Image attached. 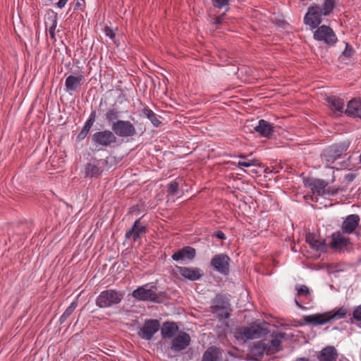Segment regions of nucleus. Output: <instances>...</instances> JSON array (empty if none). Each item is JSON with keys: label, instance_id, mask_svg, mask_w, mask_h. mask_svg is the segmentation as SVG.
<instances>
[{"label": "nucleus", "instance_id": "1", "mask_svg": "<svg viewBox=\"0 0 361 361\" xmlns=\"http://www.w3.org/2000/svg\"><path fill=\"white\" fill-rule=\"evenodd\" d=\"M285 334L273 332L264 339L254 342L250 346L249 353L255 361H260L264 355H274L281 350V343Z\"/></svg>", "mask_w": 361, "mask_h": 361}, {"label": "nucleus", "instance_id": "2", "mask_svg": "<svg viewBox=\"0 0 361 361\" xmlns=\"http://www.w3.org/2000/svg\"><path fill=\"white\" fill-rule=\"evenodd\" d=\"M267 322H254L247 326L238 327L234 331L238 340L247 341L260 338L267 336L270 331Z\"/></svg>", "mask_w": 361, "mask_h": 361}, {"label": "nucleus", "instance_id": "3", "mask_svg": "<svg viewBox=\"0 0 361 361\" xmlns=\"http://www.w3.org/2000/svg\"><path fill=\"white\" fill-rule=\"evenodd\" d=\"M123 295L119 291L109 289L100 293L96 299V305L100 308H107L121 302Z\"/></svg>", "mask_w": 361, "mask_h": 361}, {"label": "nucleus", "instance_id": "4", "mask_svg": "<svg viewBox=\"0 0 361 361\" xmlns=\"http://www.w3.org/2000/svg\"><path fill=\"white\" fill-rule=\"evenodd\" d=\"M111 127L115 135L119 137H131L137 134L134 124L129 121L117 120Z\"/></svg>", "mask_w": 361, "mask_h": 361}, {"label": "nucleus", "instance_id": "5", "mask_svg": "<svg viewBox=\"0 0 361 361\" xmlns=\"http://www.w3.org/2000/svg\"><path fill=\"white\" fill-rule=\"evenodd\" d=\"M314 32V39L317 41L322 42L329 46H334L337 42V37L329 26L321 25L315 28Z\"/></svg>", "mask_w": 361, "mask_h": 361}, {"label": "nucleus", "instance_id": "6", "mask_svg": "<svg viewBox=\"0 0 361 361\" xmlns=\"http://www.w3.org/2000/svg\"><path fill=\"white\" fill-rule=\"evenodd\" d=\"M349 143L346 142L329 146L324 151L322 158L326 163H333L347 151Z\"/></svg>", "mask_w": 361, "mask_h": 361}, {"label": "nucleus", "instance_id": "7", "mask_svg": "<svg viewBox=\"0 0 361 361\" xmlns=\"http://www.w3.org/2000/svg\"><path fill=\"white\" fill-rule=\"evenodd\" d=\"M230 263V257L224 253L215 255L210 261V265L214 270L224 276L228 275Z\"/></svg>", "mask_w": 361, "mask_h": 361}, {"label": "nucleus", "instance_id": "8", "mask_svg": "<svg viewBox=\"0 0 361 361\" xmlns=\"http://www.w3.org/2000/svg\"><path fill=\"white\" fill-rule=\"evenodd\" d=\"M160 323L157 319H147L137 331V335L145 341H149L159 330Z\"/></svg>", "mask_w": 361, "mask_h": 361}, {"label": "nucleus", "instance_id": "9", "mask_svg": "<svg viewBox=\"0 0 361 361\" xmlns=\"http://www.w3.org/2000/svg\"><path fill=\"white\" fill-rule=\"evenodd\" d=\"M92 141L98 146L108 147L117 142L114 133L109 130L97 132L92 135Z\"/></svg>", "mask_w": 361, "mask_h": 361}, {"label": "nucleus", "instance_id": "10", "mask_svg": "<svg viewBox=\"0 0 361 361\" xmlns=\"http://www.w3.org/2000/svg\"><path fill=\"white\" fill-rule=\"evenodd\" d=\"M323 12L318 6H310L304 17V22L312 29L319 27L322 21Z\"/></svg>", "mask_w": 361, "mask_h": 361}, {"label": "nucleus", "instance_id": "11", "mask_svg": "<svg viewBox=\"0 0 361 361\" xmlns=\"http://www.w3.org/2000/svg\"><path fill=\"white\" fill-rule=\"evenodd\" d=\"M190 341V336L188 334L180 331L171 339L170 349L174 352L183 350L189 346Z\"/></svg>", "mask_w": 361, "mask_h": 361}, {"label": "nucleus", "instance_id": "12", "mask_svg": "<svg viewBox=\"0 0 361 361\" xmlns=\"http://www.w3.org/2000/svg\"><path fill=\"white\" fill-rule=\"evenodd\" d=\"M132 296L138 300L142 301L157 302L159 298L157 294L152 290V287H149L148 284L138 287L133 292Z\"/></svg>", "mask_w": 361, "mask_h": 361}, {"label": "nucleus", "instance_id": "13", "mask_svg": "<svg viewBox=\"0 0 361 361\" xmlns=\"http://www.w3.org/2000/svg\"><path fill=\"white\" fill-rule=\"evenodd\" d=\"M360 216L357 214H350L347 216L341 225V231L345 234H352L356 231L359 223Z\"/></svg>", "mask_w": 361, "mask_h": 361}, {"label": "nucleus", "instance_id": "14", "mask_svg": "<svg viewBox=\"0 0 361 361\" xmlns=\"http://www.w3.org/2000/svg\"><path fill=\"white\" fill-rule=\"evenodd\" d=\"M177 269L181 276L190 281H197L203 275L202 271L197 267H177Z\"/></svg>", "mask_w": 361, "mask_h": 361}, {"label": "nucleus", "instance_id": "15", "mask_svg": "<svg viewBox=\"0 0 361 361\" xmlns=\"http://www.w3.org/2000/svg\"><path fill=\"white\" fill-rule=\"evenodd\" d=\"M343 234V232L339 231L333 233L331 235V240L329 246L334 250H341L345 247L350 243V240Z\"/></svg>", "mask_w": 361, "mask_h": 361}, {"label": "nucleus", "instance_id": "16", "mask_svg": "<svg viewBox=\"0 0 361 361\" xmlns=\"http://www.w3.org/2000/svg\"><path fill=\"white\" fill-rule=\"evenodd\" d=\"M84 77L82 74L68 75L65 80V87L68 92L77 91L82 82Z\"/></svg>", "mask_w": 361, "mask_h": 361}, {"label": "nucleus", "instance_id": "17", "mask_svg": "<svg viewBox=\"0 0 361 361\" xmlns=\"http://www.w3.org/2000/svg\"><path fill=\"white\" fill-rule=\"evenodd\" d=\"M146 231V227L145 226L140 225V220L137 219L134 222L133 227L126 233V238L132 240L133 242H135L140 238V235L142 233H145Z\"/></svg>", "mask_w": 361, "mask_h": 361}, {"label": "nucleus", "instance_id": "18", "mask_svg": "<svg viewBox=\"0 0 361 361\" xmlns=\"http://www.w3.org/2000/svg\"><path fill=\"white\" fill-rule=\"evenodd\" d=\"M274 124L264 119H260L254 127V130L261 136L269 138L274 132Z\"/></svg>", "mask_w": 361, "mask_h": 361}, {"label": "nucleus", "instance_id": "19", "mask_svg": "<svg viewBox=\"0 0 361 361\" xmlns=\"http://www.w3.org/2000/svg\"><path fill=\"white\" fill-rule=\"evenodd\" d=\"M326 102L335 116H340L344 112V102L343 99L335 96H331L326 98Z\"/></svg>", "mask_w": 361, "mask_h": 361}, {"label": "nucleus", "instance_id": "20", "mask_svg": "<svg viewBox=\"0 0 361 361\" xmlns=\"http://www.w3.org/2000/svg\"><path fill=\"white\" fill-rule=\"evenodd\" d=\"M195 250L190 246L185 247L178 252H176L172 255V259L174 261L178 262L185 259H192L195 257Z\"/></svg>", "mask_w": 361, "mask_h": 361}, {"label": "nucleus", "instance_id": "21", "mask_svg": "<svg viewBox=\"0 0 361 361\" xmlns=\"http://www.w3.org/2000/svg\"><path fill=\"white\" fill-rule=\"evenodd\" d=\"M229 303L228 300L221 295H216L212 302V311L213 313H219V311H224L228 309Z\"/></svg>", "mask_w": 361, "mask_h": 361}, {"label": "nucleus", "instance_id": "22", "mask_svg": "<svg viewBox=\"0 0 361 361\" xmlns=\"http://www.w3.org/2000/svg\"><path fill=\"white\" fill-rule=\"evenodd\" d=\"M178 332V326L175 322H164L161 328V334L163 338H172Z\"/></svg>", "mask_w": 361, "mask_h": 361}, {"label": "nucleus", "instance_id": "23", "mask_svg": "<svg viewBox=\"0 0 361 361\" xmlns=\"http://www.w3.org/2000/svg\"><path fill=\"white\" fill-rule=\"evenodd\" d=\"M345 113L348 116L361 118V99H351L347 105Z\"/></svg>", "mask_w": 361, "mask_h": 361}, {"label": "nucleus", "instance_id": "24", "mask_svg": "<svg viewBox=\"0 0 361 361\" xmlns=\"http://www.w3.org/2000/svg\"><path fill=\"white\" fill-rule=\"evenodd\" d=\"M337 357L336 348L334 346H327L320 351L318 359L319 361H336Z\"/></svg>", "mask_w": 361, "mask_h": 361}, {"label": "nucleus", "instance_id": "25", "mask_svg": "<svg viewBox=\"0 0 361 361\" xmlns=\"http://www.w3.org/2000/svg\"><path fill=\"white\" fill-rule=\"evenodd\" d=\"M306 242L310 245L312 248L319 251H326L327 247L325 240H320L317 239L316 236L312 233H308L306 235Z\"/></svg>", "mask_w": 361, "mask_h": 361}, {"label": "nucleus", "instance_id": "26", "mask_svg": "<svg viewBox=\"0 0 361 361\" xmlns=\"http://www.w3.org/2000/svg\"><path fill=\"white\" fill-rule=\"evenodd\" d=\"M304 321L314 325H322L329 322V319H327L326 312L305 316Z\"/></svg>", "mask_w": 361, "mask_h": 361}, {"label": "nucleus", "instance_id": "27", "mask_svg": "<svg viewBox=\"0 0 361 361\" xmlns=\"http://www.w3.org/2000/svg\"><path fill=\"white\" fill-rule=\"evenodd\" d=\"M221 355L220 350L215 346H212L204 353L202 361H219Z\"/></svg>", "mask_w": 361, "mask_h": 361}, {"label": "nucleus", "instance_id": "28", "mask_svg": "<svg viewBox=\"0 0 361 361\" xmlns=\"http://www.w3.org/2000/svg\"><path fill=\"white\" fill-rule=\"evenodd\" d=\"M58 19L57 14L52 12L51 14H48L47 20L45 21L46 27H49V32L52 39H55V30L57 26Z\"/></svg>", "mask_w": 361, "mask_h": 361}, {"label": "nucleus", "instance_id": "29", "mask_svg": "<svg viewBox=\"0 0 361 361\" xmlns=\"http://www.w3.org/2000/svg\"><path fill=\"white\" fill-rule=\"evenodd\" d=\"M311 189L314 192H317L319 195H323L326 194H331L330 191L327 190L326 188L327 186L326 183L324 180H314L310 184ZM334 193L331 192V195Z\"/></svg>", "mask_w": 361, "mask_h": 361}, {"label": "nucleus", "instance_id": "30", "mask_svg": "<svg viewBox=\"0 0 361 361\" xmlns=\"http://www.w3.org/2000/svg\"><path fill=\"white\" fill-rule=\"evenodd\" d=\"M95 118H96V112L92 111L88 119L85 123V125H84L82 130L78 135V138L79 140H83L87 137L90 128H92V125L94 124V123L95 121Z\"/></svg>", "mask_w": 361, "mask_h": 361}, {"label": "nucleus", "instance_id": "31", "mask_svg": "<svg viewBox=\"0 0 361 361\" xmlns=\"http://www.w3.org/2000/svg\"><path fill=\"white\" fill-rule=\"evenodd\" d=\"M326 313L327 319H329V322H331L333 321H336L345 318L348 314V309L346 307H342Z\"/></svg>", "mask_w": 361, "mask_h": 361}, {"label": "nucleus", "instance_id": "32", "mask_svg": "<svg viewBox=\"0 0 361 361\" xmlns=\"http://www.w3.org/2000/svg\"><path fill=\"white\" fill-rule=\"evenodd\" d=\"M141 114L142 116L147 117L155 127H158L161 123L157 118L156 114L148 107L142 109Z\"/></svg>", "mask_w": 361, "mask_h": 361}, {"label": "nucleus", "instance_id": "33", "mask_svg": "<svg viewBox=\"0 0 361 361\" xmlns=\"http://www.w3.org/2000/svg\"><path fill=\"white\" fill-rule=\"evenodd\" d=\"M337 0H324L321 10L324 16H329L334 10Z\"/></svg>", "mask_w": 361, "mask_h": 361}, {"label": "nucleus", "instance_id": "34", "mask_svg": "<svg viewBox=\"0 0 361 361\" xmlns=\"http://www.w3.org/2000/svg\"><path fill=\"white\" fill-rule=\"evenodd\" d=\"M77 302H73L65 310L63 314L61 316L59 319V322L61 324L65 322V321L73 314L74 310L77 307Z\"/></svg>", "mask_w": 361, "mask_h": 361}, {"label": "nucleus", "instance_id": "35", "mask_svg": "<svg viewBox=\"0 0 361 361\" xmlns=\"http://www.w3.org/2000/svg\"><path fill=\"white\" fill-rule=\"evenodd\" d=\"M120 116V112L116 109H109L106 111L105 114V117L106 121L109 123H113L118 120V117Z\"/></svg>", "mask_w": 361, "mask_h": 361}, {"label": "nucleus", "instance_id": "36", "mask_svg": "<svg viewBox=\"0 0 361 361\" xmlns=\"http://www.w3.org/2000/svg\"><path fill=\"white\" fill-rule=\"evenodd\" d=\"M85 174L89 177L98 176L99 175V169L93 164H87L85 167Z\"/></svg>", "mask_w": 361, "mask_h": 361}, {"label": "nucleus", "instance_id": "37", "mask_svg": "<svg viewBox=\"0 0 361 361\" xmlns=\"http://www.w3.org/2000/svg\"><path fill=\"white\" fill-rule=\"evenodd\" d=\"M212 5L219 9L226 8L228 11L231 0H211Z\"/></svg>", "mask_w": 361, "mask_h": 361}, {"label": "nucleus", "instance_id": "38", "mask_svg": "<svg viewBox=\"0 0 361 361\" xmlns=\"http://www.w3.org/2000/svg\"><path fill=\"white\" fill-rule=\"evenodd\" d=\"M178 189V184L176 181L171 182L167 187V192L169 195L172 196L176 195Z\"/></svg>", "mask_w": 361, "mask_h": 361}, {"label": "nucleus", "instance_id": "39", "mask_svg": "<svg viewBox=\"0 0 361 361\" xmlns=\"http://www.w3.org/2000/svg\"><path fill=\"white\" fill-rule=\"evenodd\" d=\"M295 289L298 296H309L310 290L307 286L305 285L296 286Z\"/></svg>", "mask_w": 361, "mask_h": 361}, {"label": "nucleus", "instance_id": "40", "mask_svg": "<svg viewBox=\"0 0 361 361\" xmlns=\"http://www.w3.org/2000/svg\"><path fill=\"white\" fill-rule=\"evenodd\" d=\"M256 160L252 159L248 161H240L238 162V167L242 168V167H250L252 166L255 165Z\"/></svg>", "mask_w": 361, "mask_h": 361}, {"label": "nucleus", "instance_id": "41", "mask_svg": "<svg viewBox=\"0 0 361 361\" xmlns=\"http://www.w3.org/2000/svg\"><path fill=\"white\" fill-rule=\"evenodd\" d=\"M354 52L353 49L348 44H345V49L343 51L342 55L346 58H350L353 56Z\"/></svg>", "mask_w": 361, "mask_h": 361}, {"label": "nucleus", "instance_id": "42", "mask_svg": "<svg viewBox=\"0 0 361 361\" xmlns=\"http://www.w3.org/2000/svg\"><path fill=\"white\" fill-rule=\"evenodd\" d=\"M353 318L357 321H361V305L356 307L353 313Z\"/></svg>", "mask_w": 361, "mask_h": 361}, {"label": "nucleus", "instance_id": "43", "mask_svg": "<svg viewBox=\"0 0 361 361\" xmlns=\"http://www.w3.org/2000/svg\"><path fill=\"white\" fill-rule=\"evenodd\" d=\"M218 315V317L220 320L226 319L228 318L229 313L228 312V309H224V311H219V313H216Z\"/></svg>", "mask_w": 361, "mask_h": 361}, {"label": "nucleus", "instance_id": "44", "mask_svg": "<svg viewBox=\"0 0 361 361\" xmlns=\"http://www.w3.org/2000/svg\"><path fill=\"white\" fill-rule=\"evenodd\" d=\"M224 19V14H222L213 20V23L215 25L221 24Z\"/></svg>", "mask_w": 361, "mask_h": 361}, {"label": "nucleus", "instance_id": "45", "mask_svg": "<svg viewBox=\"0 0 361 361\" xmlns=\"http://www.w3.org/2000/svg\"><path fill=\"white\" fill-rule=\"evenodd\" d=\"M104 32H105L106 35L108 36L109 38H111V39L114 38L115 34L111 29H110L109 27H106L104 30Z\"/></svg>", "mask_w": 361, "mask_h": 361}, {"label": "nucleus", "instance_id": "46", "mask_svg": "<svg viewBox=\"0 0 361 361\" xmlns=\"http://www.w3.org/2000/svg\"><path fill=\"white\" fill-rule=\"evenodd\" d=\"M68 1V0H59L57 3V7L59 8H63Z\"/></svg>", "mask_w": 361, "mask_h": 361}, {"label": "nucleus", "instance_id": "47", "mask_svg": "<svg viewBox=\"0 0 361 361\" xmlns=\"http://www.w3.org/2000/svg\"><path fill=\"white\" fill-rule=\"evenodd\" d=\"M216 236L219 238V239H221V240H224L226 238V236H225V234L221 232V231H219L216 234Z\"/></svg>", "mask_w": 361, "mask_h": 361}, {"label": "nucleus", "instance_id": "48", "mask_svg": "<svg viewBox=\"0 0 361 361\" xmlns=\"http://www.w3.org/2000/svg\"><path fill=\"white\" fill-rule=\"evenodd\" d=\"M295 302L297 305L298 307H299L300 308H302V305L300 304V302H298L297 298H295Z\"/></svg>", "mask_w": 361, "mask_h": 361}, {"label": "nucleus", "instance_id": "49", "mask_svg": "<svg viewBox=\"0 0 361 361\" xmlns=\"http://www.w3.org/2000/svg\"><path fill=\"white\" fill-rule=\"evenodd\" d=\"M295 361H310V360L306 358H298Z\"/></svg>", "mask_w": 361, "mask_h": 361}, {"label": "nucleus", "instance_id": "50", "mask_svg": "<svg viewBox=\"0 0 361 361\" xmlns=\"http://www.w3.org/2000/svg\"><path fill=\"white\" fill-rule=\"evenodd\" d=\"M238 157L240 159H245L246 157V156L243 154L238 155Z\"/></svg>", "mask_w": 361, "mask_h": 361}, {"label": "nucleus", "instance_id": "51", "mask_svg": "<svg viewBox=\"0 0 361 361\" xmlns=\"http://www.w3.org/2000/svg\"><path fill=\"white\" fill-rule=\"evenodd\" d=\"M360 161L361 162V154L360 155Z\"/></svg>", "mask_w": 361, "mask_h": 361}, {"label": "nucleus", "instance_id": "52", "mask_svg": "<svg viewBox=\"0 0 361 361\" xmlns=\"http://www.w3.org/2000/svg\"><path fill=\"white\" fill-rule=\"evenodd\" d=\"M300 1H304L305 0H300Z\"/></svg>", "mask_w": 361, "mask_h": 361}]
</instances>
